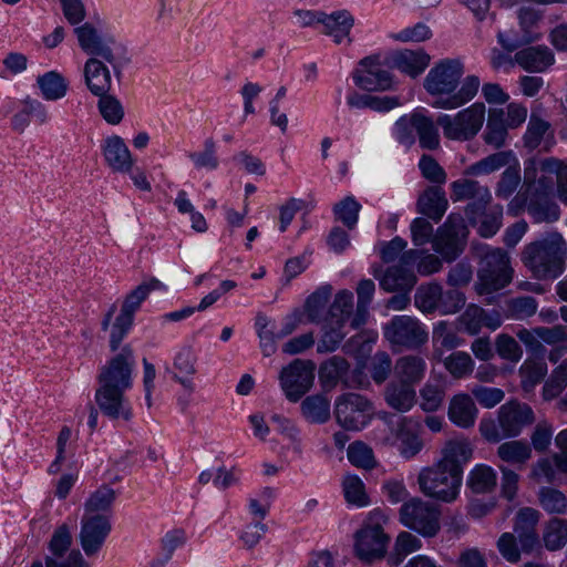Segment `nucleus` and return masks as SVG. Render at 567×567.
Returning a JSON list of instances; mask_svg holds the SVG:
<instances>
[{"label": "nucleus", "instance_id": "34", "mask_svg": "<svg viewBox=\"0 0 567 567\" xmlns=\"http://www.w3.org/2000/svg\"><path fill=\"white\" fill-rule=\"evenodd\" d=\"M508 127L505 121V111L493 109L489 111L486 127L483 133L485 144L498 150L506 144Z\"/></svg>", "mask_w": 567, "mask_h": 567}, {"label": "nucleus", "instance_id": "37", "mask_svg": "<svg viewBox=\"0 0 567 567\" xmlns=\"http://www.w3.org/2000/svg\"><path fill=\"white\" fill-rule=\"evenodd\" d=\"M164 288V285L156 278L142 282L125 297L120 315L134 321L135 312L140 309L148 293L153 290H161Z\"/></svg>", "mask_w": 567, "mask_h": 567}, {"label": "nucleus", "instance_id": "46", "mask_svg": "<svg viewBox=\"0 0 567 567\" xmlns=\"http://www.w3.org/2000/svg\"><path fill=\"white\" fill-rule=\"evenodd\" d=\"M537 309L538 302L534 297H516L506 302L505 316L512 320H526L533 317Z\"/></svg>", "mask_w": 567, "mask_h": 567}, {"label": "nucleus", "instance_id": "39", "mask_svg": "<svg viewBox=\"0 0 567 567\" xmlns=\"http://www.w3.org/2000/svg\"><path fill=\"white\" fill-rule=\"evenodd\" d=\"M512 159H515L512 151L496 152L470 165L465 169V174L472 176L488 175L509 165Z\"/></svg>", "mask_w": 567, "mask_h": 567}, {"label": "nucleus", "instance_id": "10", "mask_svg": "<svg viewBox=\"0 0 567 567\" xmlns=\"http://www.w3.org/2000/svg\"><path fill=\"white\" fill-rule=\"evenodd\" d=\"M124 56L114 55V64L101 58H89L83 65V80L92 95H104L113 87V75L120 80Z\"/></svg>", "mask_w": 567, "mask_h": 567}, {"label": "nucleus", "instance_id": "55", "mask_svg": "<svg viewBox=\"0 0 567 567\" xmlns=\"http://www.w3.org/2000/svg\"><path fill=\"white\" fill-rule=\"evenodd\" d=\"M538 501L544 511L549 514H564L567 511L566 495L553 487H542Z\"/></svg>", "mask_w": 567, "mask_h": 567}, {"label": "nucleus", "instance_id": "7", "mask_svg": "<svg viewBox=\"0 0 567 567\" xmlns=\"http://www.w3.org/2000/svg\"><path fill=\"white\" fill-rule=\"evenodd\" d=\"M467 227L464 218L457 214H451L445 223L437 228L432 239L433 249L442 259L451 262L464 250L467 238Z\"/></svg>", "mask_w": 567, "mask_h": 567}, {"label": "nucleus", "instance_id": "22", "mask_svg": "<svg viewBox=\"0 0 567 567\" xmlns=\"http://www.w3.org/2000/svg\"><path fill=\"white\" fill-rule=\"evenodd\" d=\"M526 209L535 224H551L560 218V208L553 194L525 193Z\"/></svg>", "mask_w": 567, "mask_h": 567}, {"label": "nucleus", "instance_id": "44", "mask_svg": "<svg viewBox=\"0 0 567 567\" xmlns=\"http://www.w3.org/2000/svg\"><path fill=\"white\" fill-rule=\"evenodd\" d=\"M332 295V287L324 285L312 292L305 302V312L310 322H319L322 320L327 310V305Z\"/></svg>", "mask_w": 567, "mask_h": 567}, {"label": "nucleus", "instance_id": "41", "mask_svg": "<svg viewBox=\"0 0 567 567\" xmlns=\"http://www.w3.org/2000/svg\"><path fill=\"white\" fill-rule=\"evenodd\" d=\"M413 121L420 146L429 151L439 148L440 135L433 120L420 112H414Z\"/></svg>", "mask_w": 567, "mask_h": 567}, {"label": "nucleus", "instance_id": "12", "mask_svg": "<svg viewBox=\"0 0 567 567\" xmlns=\"http://www.w3.org/2000/svg\"><path fill=\"white\" fill-rule=\"evenodd\" d=\"M74 33L79 47L89 58H101L113 65L114 55L123 54V49L112 35L103 33L89 22L76 27Z\"/></svg>", "mask_w": 567, "mask_h": 567}, {"label": "nucleus", "instance_id": "45", "mask_svg": "<svg viewBox=\"0 0 567 567\" xmlns=\"http://www.w3.org/2000/svg\"><path fill=\"white\" fill-rule=\"evenodd\" d=\"M497 456L503 462L523 465L532 457V447L525 441H507L498 446Z\"/></svg>", "mask_w": 567, "mask_h": 567}, {"label": "nucleus", "instance_id": "2", "mask_svg": "<svg viewBox=\"0 0 567 567\" xmlns=\"http://www.w3.org/2000/svg\"><path fill=\"white\" fill-rule=\"evenodd\" d=\"M520 260L538 280L560 277L567 266V241L557 230L548 231L524 246Z\"/></svg>", "mask_w": 567, "mask_h": 567}, {"label": "nucleus", "instance_id": "47", "mask_svg": "<svg viewBox=\"0 0 567 567\" xmlns=\"http://www.w3.org/2000/svg\"><path fill=\"white\" fill-rule=\"evenodd\" d=\"M95 96L99 97L96 106L102 118L110 125H118L125 114L121 101L110 93Z\"/></svg>", "mask_w": 567, "mask_h": 567}, {"label": "nucleus", "instance_id": "54", "mask_svg": "<svg viewBox=\"0 0 567 567\" xmlns=\"http://www.w3.org/2000/svg\"><path fill=\"white\" fill-rule=\"evenodd\" d=\"M544 542L549 550L561 548L567 543V519H550L544 533Z\"/></svg>", "mask_w": 567, "mask_h": 567}, {"label": "nucleus", "instance_id": "62", "mask_svg": "<svg viewBox=\"0 0 567 567\" xmlns=\"http://www.w3.org/2000/svg\"><path fill=\"white\" fill-rule=\"evenodd\" d=\"M185 543V534L183 530H172L162 538V556L153 561V567H164L172 558L176 548Z\"/></svg>", "mask_w": 567, "mask_h": 567}, {"label": "nucleus", "instance_id": "8", "mask_svg": "<svg viewBox=\"0 0 567 567\" xmlns=\"http://www.w3.org/2000/svg\"><path fill=\"white\" fill-rule=\"evenodd\" d=\"M134 351L125 344L100 370L97 380L101 390H126L133 385Z\"/></svg>", "mask_w": 567, "mask_h": 567}, {"label": "nucleus", "instance_id": "52", "mask_svg": "<svg viewBox=\"0 0 567 567\" xmlns=\"http://www.w3.org/2000/svg\"><path fill=\"white\" fill-rule=\"evenodd\" d=\"M421 540L411 533L402 532L398 535L389 563L399 566L404 558L421 548Z\"/></svg>", "mask_w": 567, "mask_h": 567}, {"label": "nucleus", "instance_id": "25", "mask_svg": "<svg viewBox=\"0 0 567 567\" xmlns=\"http://www.w3.org/2000/svg\"><path fill=\"white\" fill-rule=\"evenodd\" d=\"M350 364L340 355H332L323 361L318 371V377L323 388H337L339 384L351 386L348 381Z\"/></svg>", "mask_w": 567, "mask_h": 567}, {"label": "nucleus", "instance_id": "31", "mask_svg": "<svg viewBox=\"0 0 567 567\" xmlns=\"http://www.w3.org/2000/svg\"><path fill=\"white\" fill-rule=\"evenodd\" d=\"M472 453L471 444L466 440H451L443 447L439 463L462 476L463 465L470 461Z\"/></svg>", "mask_w": 567, "mask_h": 567}, {"label": "nucleus", "instance_id": "29", "mask_svg": "<svg viewBox=\"0 0 567 567\" xmlns=\"http://www.w3.org/2000/svg\"><path fill=\"white\" fill-rule=\"evenodd\" d=\"M450 420L460 427L468 429L474 425L477 409L474 400L466 393L455 394L449 406Z\"/></svg>", "mask_w": 567, "mask_h": 567}, {"label": "nucleus", "instance_id": "64", "mask_svg": "<svg viewBox=\"0 0 567 567\" xmlns=\"http://www.w3.org/2000/svg\"><path fill=\"white\" fill-rule=\"evenodd\" d=\"M72 545V535L66 524H62L55 528L49 542L48 548L51 553L50 556L62 558Z\"/></svg>", "mask_w": 567, "mask_h": 567}, {"label": "nucleus", "instance_id": "14", "mask_svg": "<svg viewBox=\"0 0 567 567\" xmlns=\"http://www.w3.org/2000/svg\"><path fill=\"white\" fill-rule=\"evenodd\" d=\"M384 337L392 344L405 349H416L427 341L425 327L410 316H395L384 327Z\"/></svg>", "mask_w": 567, "mask_h": 567}, {"label": "nucleus", "instance_id": "49", "mask_svg": "<svg viewBox=\"0 0 567 567\" xmlns=\"http://www.w3.org/2000/svg\"><path fill=\"white\" fill-rule=\"evenodd\" d=\"M188 158L196 169L208 172L216 171L219 167V158L216 152V143L209 137L204 142V150L190 152Z\"/></svg>", "mask_w": 567, "mask_h": 567}, {"label": "nucleus", "instance_id": "33", "mask_svg": "<svg viewBox=\"0 0 567 567\" xmlns=\"http://www.w3.org/2000/svg\"><path fill=\"white\" fill-rule=\"evenodd\" d=\"M95 402L101 412L111 419L122 417L127 421L132 416V409L123 392H96Z\"/></svg>", "mask_w": 567, "mask_h": 567}, {"label": "nucleus", "instance_id": "17", "mask_svg": "<svg viewBox=\"0 0 567 567\" xmlns=\"http://www.w3.org/2000/svg\"><path fill=\"white\" fill-rule=\"evenodd\" d=\"M111 529L109 515L83 514L79 540L86 556H93L100 551Z\"/></svg>", "mask_w": 567, "mask_h": 567}, {"label": "nucleus", "instance_id": "30", "mask_svg": "<svg viewBox=\"0 0 567 567\" xmlns=\"http://www.w3.org/2000/svg\"><path fill=\"white\" fill-rule=\"evenodd\" d=\"M300 412L311 424H323L330 420V399L323 392L310 394L301 400Z\"/></svg>", "mask_w": 567, "mask_h": 567}, {"label": "nucleus", "instance_id": "36", "mask_svg": "<svg viewBox=\"0 0 567 567\" xmlns=\"http://www.w3.org/2000/svg\"><path fill=\"white\" fill-rule=\"evenodd\" d=\"M37 86L45 101L61 100L69 91L68 80L58 71H48L39 75Z\"/></svg>", "mask_w": 567, "mask_h": 567}, {"label": "nucleus", "instance_id": "18", "mask_svg": "<svg viewBox=\"0 0 567 567\" xmlns=\"http://www.w3.org/2000/svg\"><path fill=\"white\" fill-rule=\"evenodd\" d=\"M535 421L534 412L525 403L509 401L501 406L498 412V424L504 436L515 437L520 434L524 426Z\"/></svg>", "mask_w": 567, "mask_h": 567}, {"label": "nucleus", "instance_id": "26", "mask_svg": "<svg viewBox=\"0 0 567 567\" xmlns=\"http://www.w3.org/2000/svg\"><path fill=\"white\" fill-rule=\"evenodd\" d=\"M514 61L526 71L543 72L554 64L555 55L548 47L536 45L517 51Z\"/></svg>", "mask_w": 567, "mask_h": 567}, {"label": "nucleus", "instance_id": "60", "mask_svg": "<svg viewBox=\"0 0 567 567\" xmlns=\"http://www.w3.org/2000/svg\"><path fill=\"white\" fill-rule=\"evenodd\" d=\"M343 492L348 503L359 507L369 504L363 482L355 475H347L343 480Z\"/></svg>", "mask_w": 567, "mask_h": 567}, {"label": "nucleus", "instance_id": "1", "mask_svg": "<svg viewBox=\"0 0 567 567\" xmlns=\"http://www.w3.org/2000/svg\"><path fill=\"white\" fill-rule=\"evenodd\" d=\"M461 59H443L436 62L424 78L425 91L437 99L433 107L456 110L472 101L478 92L481 81L477 75H464Z\"/></svg>", "mask_w": 567, "mask_h": 567}, {"label": "nucleus", "instance_id": "56", "mask_svg": "<svg viewBox=\"0 0 567 567\" xmlns=\"http://www.w3.org/2000/svg\"><path fill=\"white\" fill-rule=\"evenodd\" d=\"M433 344L435 355L441 358L443 351L461 346V339L447 323L440 322L433 332Z\"/></svg>", "mask_w": 567, "mask_h": 567}, {"label": "nucleus", "instance_id": "63", "mask_svg": "<svg viewBox=\"0 0 567 567\" xmlns=\"http://www.w3.org/2000/svg\"><path fill=\"white\" fill-rule=\"evenodd\" d=\"M353 308V293L349 290L339 291L332 305L330 306L327 317L332 319H340L343 323L347 322Z\"/></svg>", "mask_w": 567, "mask_h": 567}, {"label": "nucleus", "instance_id": "27", "mask_svg": "<svg viewBox=\"0 0 567 567\" xmlns=\"http://www.w3.org/2000/svg\"><path fill=\"white\" fill-rule=\"evenodd\" d=\"M447 205L444 190L437 186L427 187L416 203L417 212L434 221H439L443 217Z\"/></svg>", "mask_w": 567, "mask_h": 567}, {"label": "nucleus", "instance_id": "42", "mask_svg": "<svg viewBox=\"0 0 567 567\" xmlns=\"http://www.w3.org/2000/svg\"><path fill=\"white\" fill-rule=\"evenodd\" d=\"M547 372L546 362L536 358H527L518 369L522 388L528 390L537 386L544 381Z\"/></svg>", "mask_w": 567, "mask_h": 567}, {"label": "nucleus", "instance_id": "23", "mask_svg": "<svg viewBox=\"0 0 567 567\" xmlns=\"http://www.w3.org/2000/svg\"><path fill=\"white\" fill-rule=\"evenodd\" d=\"M431 56L423 50L403 49L392 53L391 65L400 72L416 78L429 66Z\"/></svg>", "mask_w": 567, "mask_h": 567}, {"label": "nucleus", "instance_id": "11", "mask_svg": "<svg viewBox=\"0 0 567 567\" xmlns=\"http://www.w3.org/2000/svg\"><path fill=\"white\" fill-rule=\"evenodd\" d=\"M400 522L424 537H434L440 526V512L421 498H412L400 508Z\"/></svg>", "mask_w": 567, "mask_h": 567}, {"label": "nucleus", "instance_id": "50", "mask_svg": "<svg viewBox=\"0 0 567 567\" xmlns=\"http://www.w3.org/2000/svg\"><path fill=\"white\" fill-rule=\"evenodd\" d=\"M442 301V286L439 284L423 285L417 288L414 302L422 312H432L440 309Z\"/></svg>", "mask_w": 567, "mask_h": 567}, {"label": "nucleus", "instance_id": "28", "mask_svg": "<svg viewBox=\"0 0 567 567\" xmlns=\"http://www.w3.org/2000/svg\"><path fill=\"white\" fill-rule=\"evenodd\" d=\"M373 274L381 288L388 292L410 291L416 282L413 270L409 268L392 266L382 275L377 270Z\"/></svg>", "mask_w": 567, "mask_h": 567}, {"label": "nucleus", "instance_id": "59", "mask_svg": "<svg viewBox=\"0 0 567 567\" xmlns=\"http://www.w3.org/2000/svg\"><path fill=\"white\" fill-rule=\"evenodd\" d=\"M361 205L352 196H347L333 207V213L338 220H340L349 229L354 228L358 223L359 212Z\"/></svg>", "mask_w": 567, "mask_h": 567}, {"label": "nucleus", "instance_id": "24", "mask_svg": "<svg viewBox=\"0 0 567 567\" xmlns=\"http://www.w3.org/2000/svg\"><path fill=\"white\" fill-rule=\"evenodd\" d=\"M321 24L323 27L322 32L333 38L336 44L352 42L350 38V31L354 24L353 16L347 10H338L330 14L323 13Z\"/></svg>", "mask_w": 567, "mask_h": 567}, {"label": "nucleus", "instance_id": "13", "mask_svg": "<svg viewBox=\"0 0 567 567\" xmlns=\"http://www.w3.org/2000/svg\"><path fill=\"white\" fill-rule=\"evenodd\" d=\"M561 161L556 157L529 159L524 167L525 193L553 194Z\"/></svg>", "mask_w": 567, "mask_h": 567}, {"label": "nucleus", "instance_id": "58", "mask_svg": "<svg viewBox=\"0 0 567 567\" xmlns=\"http://www.w3.org/2000/svg\"><path fill=\"white\" fill-rule=\"evenodd\" d=\"M477 216H482V220L478 225V234L482 237L488 238L494 236L502 226V217H503V208L499 205H496L492 207L488 212L484 209L482 213H478L475 215V218ZM473 224L476 223V219L473 221Z\"/></svg>", "mask_w": 567, "mask_h": 567}, {"label": "nucleus", "instance_id": "3", "mask_svg": "<svg viewBox=\"0 0 567 567\" xmlns=\"http://www.w3.org/2000/svg\"><path fill=\"white\" fill-rule=\"evenodd\" d=\"M389 517L381 509L369 513L364 525L355 533V553L364 563L382 559L386 554L390 536L384 533L383 526Z\"/></svg>", "mask_w": 567, "mask_h": 567}, {"label": "nucleus", "instance_id": "4", "mask_svg": "<svg viewBox=\"0 0 567 567\" xmlns=\"http://www.w3.org/2000/svg\"><path fill=\"white\" fill-rule=\"evenodd\" d=\"M485 118V104L482 102H476L453 115H439L436 118V124L442 128L443 136L446 140L468 142L480 133Z\"/></svg>", "mask_w": 567, "mask_h": 567}, {"label": "nucleus", "instance_id": "38", "mask_svg": "<svg viewBox=\"0 0 567 567\" xmlns=\"http://www.w3.org/2000/svg\"><path fill=\"white\" fill-rule=\"evenodd\" d=\"M116 498V492L109 485L100 486L84 503V514L109 515L111 519L112 506Z\"/></svg>", "mask_w": 567, "mask_h": 567}, {"label": "nucleus", "instance_id": "43", "mask_svg": "<svg viewBox=\"0 0 567 567\" xmlns=\"http://www.w3.org/2000/svg\"><path fill=\"white\" fill-rule=\"evenodd\" d=\"M553 134L550 123L542 118L538 114L532 113L526 132L523 136L524 145L533 151L540 146L546 137H553Z\"/></svg>", "mask_w": 567, "mask_h": 567}, {"label": "nucleus", "instance_id": "6", "mask_svg": "<svg viewBox=\"0 0 567 567\" xmlns=\"http://www.w3.org/2000/svg\"><path fill=\"white\" fill-rule=\"evenodd\" d=\"M417 483L426 496L451 503L458 495L462 476L437 463L435 466L423 468L419 474Z\"/></svg>", "mask_w": 567, "mask_h": 567}, {"label": "nucleus", "instance_id": "9", "mask_svg": "<svg viewBox=\"0 0 567 567\" xmlns=\"http://www.w3.org/2000/svg\"><path fill=\"white\" fill-rule=\"evenodd\" d=\"M373 414L372 403L357 392H346L334 404V415L338 424L348 431H359L364 427Z\"/></svg>", "mask_w": 567, "mask_h": 567}, {"label": "nucleus", "instance_id": "15", "mask_svg": "<svg viewBox=\"0 0 567 567\" xmlns=\"http://www.w3.org/2000/svg\"><path fill=\"white\" fill-rule=\"evenodd\" d=\"M354 84L363 91H388L393 86L391 73L382 65L379 56L370 55L360 60L352 72Z\"/></svg>", "mask_w": 567, "mask_h": 567}, {"label": "nucleus", "instance_id": "35", "mask_svg": "<svg viewBox=\"0 0 567 567\" xmlns=\"http://www.w3.org/2000/svg\"><path fill=\"white\" fill-rule=\"evenodd\" d=\"M426 369L423 358L417 355H404L396 360L394 374L403 385H414L419 383Z\"/></svg>", "mask_w": 567, "mask_h": 567}, {"label": "nucleus", "instance_id": "40", "mask_svg": "<svg viewBox=\"0 0 567 567\" xmlns=\"http://www.w3.org/2000/svg\"><path fill=\"white\" fill-rule=\"evenodd\" d=\"M344 323L340 319L324 317L322 326V336L318 342L317 351L319 353H328L336 351L346 333L343 331Z\"/></svg>", "mask_w": 567, "mask_h": 567}, {"label": "nucleus", "instance_id": "16", "mask_svg": "<svg viewBox=\"0 0 567 567\" xmlns=\"http://www.w3.org/2000/svg\"><path fill=\"white\" fill-rule=\"evenodd\" d=\"M451 198L453 202L471 200L465 209L470 220H475V215L482 213L489 205L492 194L487 186L474 179L461 178L451 184Z\"/></svg>", "mask_w": 567, "mask_h": 567}, {"label": "nucleus", "instance_id": "21", "mask_svg": "<svg viewBox=\"0 0 567 567\" xmlns=\"http://www.w3.org/2000/svg\"><path fill=\"white\" fill-rule=\"evenodd\" d=\"M539 512L532 507L520 508L515 517L514 533L525 553L533 551L539 544L536 526L539 520Z\"/></svg>", "mask_w": 567, "mask_h": 567}, {"label": "nucleus", "instance_id": "51", "mask_svg": "<svg viewBox=\"0 0 567 567\" xmlns=\"http://www.w3.org/2000/svg\"><path fill=\"white\" fill-rule=\"evenodd\" d=\"M494 346L497 355L505 361L517 363L523 358L524 351L519 341L511 334H497Z\"/></svg>", "mask_w": 567, "mask_h": 567}, {"label": "nucleus", "instance_id": "61", "mask_svg": "<svg viewBox=\"0 0 567 567\" xmlns=\"http://www.w3.org/2000/svg\"><path fill=\"white\" fill-rule=\"evenodd\" d=\"M270 320L267 316L258 313L255 320L257 334L260 339V347L266 357L271 355L276 351V336L269 328Z\"/></svg>", "mask_w": 567, "mask_h": 567}, {"label": "nucleus", "instance_id": "57", "mask_svg": "<svg viewBox=\"0 0 567 567\" xmlns=\"http://www.w3.org/2000/svg\"><path fill=\"white\" fill-rule=\"evenodd\" d=\"M347 456L352 465L360 468L371 470L377 465L372 449L360 441L349 445Z\"/></svg>", "mask_w": 567, "mask_h": 567}, {"label": "nucleus", "instance_id": "32", "mask_svg": "<svg viewBox=\"0 0 567 567\" xmlns=\"http://www.w3.org/2000/svg\"><path fill=\"white\" fill-rule=\"evenodd\" d=\"M393 440L386 437V443L396 445L402 457L409 460L414 457L423 449L420 436L402 421L392 429Z\"/></svg>", "mask_w": 567, "mask_h": 567}, {"label": "nucleus", "instance_id": "48", "mask_svg": "<svg viewBox=\"0 0 567 567\" xmlns=\"http://www.w3.org/2000/svg\"><path fill=\"white\" fill-rule=\"evenodd\" d=\"M467 485L473 493H488L496 486V473L489 466L477 465L471 471Z\"/></svg>", "mask_w": 567, "mask_h": 567}, {"label": "nucleus", "instance_id": "19", "mask_svg": "<svg viewBox=\"0 0 567 567\" xmlns=\"http://www.w3.org/2000/svg\"><path fill=\"white\" fill-rule=\"evenodd\" d=\"M316 377V364L310 360L295 359L279 373L282 390H310Z\"/></svg>", "mask_w": 567, "mask_h": 567}, {"label": "nucleus", "instance_id": "53", "mask_svg": "<svg viewBox=\"0 0 567 567\" xmlns=\"http://www.w3.org/2000/svg\"><path fill=\"white\" fill-rule=\"evenodd\" d=\"M445 369L455 379H464L472 374L474 361L471 355L463 351H456L443 360Z\"/></svg>", "mask_w": 567, "mask_h": 567}, {"label": "nucleus", "instance_id": "20", "mask_svg": "<svg viewBox=\"0 0 567 567\" xmlns=\"http://www.w3.org/2000/svg\"><path fill=\"white\" fill-rule=\"evenodd\" d=\"M101 151L105 164L112 172L121 174L132 172L135 159L121 136L114 134L105 137Z\"/></svg>", "mask_w": 567, "mask_h": 567}, {"label": "nucleus", "instance_id": "5", "mask_svg": "<svg viewBox=\"0 0 567 567\" xmlns=\"http://www.w3.org/2000/svg\"><path fill=\"white\" fill-rule=\"evenodd\" d=\"M511 257L502 248H488L484 254L474 286L478 295H488L506 287L513 279Z\"/></svg>", "mask_w": 567, "mask_h": 567}]
</instances>
